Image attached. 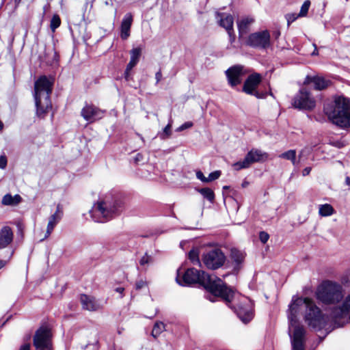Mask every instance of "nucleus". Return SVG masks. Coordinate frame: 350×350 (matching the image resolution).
<instances>
[{"label":"nucleus","instance_id":"nucleus-1","mask_svg":"<svg viewBox=\"0 0 350 350\" xmlns=\"http://www.w3.org/2000/svg\"><path fill=\"white\" fill-rule=\"evenodd\" d=\"M176 280L181 286L200 284L213 295L221 297L226 303H230L236 296L235 291L228 287L221 279L195 268L188 269L181 278L178 270Z\"/></svg>","mask_w":350,"mask_h":350},{"label":"nucleus","instance_id":"nucleus-2","mask_svg":"<svg viewBox=\"0 0 350 350\" xmlns=\"http://www.w3.org/2000/svg\"><path fill=\"white\" fill-rule=\"evenodd\" d=\"M310 299L293 296L288 310V334L293 350H305L306 330L298 320L297 315L305 310Z\"/></svg>","mask_w":350,"mask_h":350},{"label":"nucleus","instance_id":"nucleus-3","mask_svg":"<svg viewBox=\"0 0 350 350\" xmlns=\"http://www.w3.org/2000/svg\"><path fill=\"white\" fill-rule=\"evenodd\" d=\"M324 112L334 124L342 127H350V101L338 96L334 101L324 105Z\"/></svg>","mask_w":350,"mask_h":350},{"label":"nucleus","instance_id":"nucleus-4","mask_svg":"<svg viewBox=\"0 0 350 350\" xmlns=\"http://www.w3.org/2000/svg\"><path fill=\"white\" fill-rule=\"evenodd\" d=\"M53 84V79L41 76L34 84V99L36 107V113L39 117H44L51 108L50 95Z\"/></svg>","mask_w":350,"mask_h":350},{"label":"nucleus","instance_id":"nucleus-5","mask_svg":"<svg viewBox=\"0 0 350 350\" xmlns=\"http://www.w3.org/2000/svg\"><path fill=\"white\" fill-rule=\"evenodd\" d=\"M319 301L324 305H335L344 297V290L338 282L325 280L320 284L315 293Z\"/></svg>","mask_w":350,"mask_h":350},{"label":"nucleus","instance_id":"nucleus-6","mask_svg":"<svg viewBox=\"0 0 350 350\" xmlns=\"http://www.w3.org/2000/svg\"><path fill=\"white\" fill-rule=\"evenodd\" d=\"M122 210V202L120 200L106 198L94 205L92 216L96 221L105 222L118 215Z\"/></svg>","mask_w":350,"mask_h":350},{"label":"nucleus","instance_id":"nucleus-7","mask_svg":"<svg viewBox=\"0 0 350 350\" xmlns=\"http://www.w3.org/2000/svg\"><path fill=\"white\" fill-rule=\"evenodd\" d=\"M304 320L310 327L315 330L324 328L327 323V318L311 299L304 312Z\"/></svg>","mask_w":350,"mask_h":350},{"label":"nucleus","instance_id":"nucleus-8","mask_svg":"<svg viewBox=\"0 0 350 350\" xmlns=\"http://www.w3.org/2000/svg\"><path fill=\"white\" fill-rule=\"evenodd\" d=\"M330 317L338 325L350 321V294L345 297L341 306L332 309Z\"/></svg>","mask_w":350,"mask_h":350},{"label":"nucleus","instance_id":"nucleus-9","mask_svg":"<svg viewBox=\"0 0 350 350\" xmlns=\"http://www.w3.org/2000/svg\"><path fill=\"white\" fill-rule=\"evenodd\" d=\"M202 260L208 269H216L224 264L226 256L220 249L214 248L203 254Z\"/></svg>","mask_w":350,"mask_h":350},{"label":"nucleus","instance_id":"nucleus-10","mask_svg":"<svg viewBox=\"0 0 350 350\" xmlns=\"http://www.w3.org/2000/svg\"><path fill=\"white\" fill-rule=\"evenodd\" d=\"M292 105L299 109L312 110L316 106V100L306 88H301L294 96Z\"/></svg>","mask_w":350,"mask_h":350},{"label":"nucleus","instance_id":"nucleus-11","mask_svg":"<svg viewBox=\"0 0 350 350\" xmlns=\"http://www.w3.org/2000/svg\"><path fill=\"white\" fill-rule=\"evenodd\" d=\"M33 345L36 350H52L51 333L49 327L42 326L36 331Z\"/></svg>","mask_w":350,"mask_h":350},{"label":"nucleus","instance_id":"nucleus-12","mask_svg":"<svg viewBox=\"0 0 350 350\" xmlns=\"http://www.w3.org/2000/svg\"><path fill=\"white\" fill-rule=\"evenodd\" d=\"M232 308L238 317L244 323H247L253 318V313L252 311V304L250 300L247 298L242 297L240 303L234 304L233 306H230Z\"/></svg>","mask_w":350,"mask_h":350},{"label":"nucleus","instance_id":"nucleus-13","mask_svg":"<svg viewBox=\"0 0 350 350\" xmlns=\"http://www.w3.org/2000/svg\"><path fill=\"white\" fill-rule=\"evenodd\" d=\"M247 44L254 48L266 49L271 46L270 33L267 30L252 33L249 36Z\"/></svg>","mask_w":350,"mask_h":350},{"label":"nucleus","instance_id":"nucleus-14","mask_svg":"<svg viewBox=\"0 0 350 350\" xmlns=\"http://www.w3.org/2000/svg\"><path fill=\"white\" fill-rule=\"evenodd\" d=\"M266 157V154L262 151L252 149L245 156L241 161L233 163L232 167L235 170L248 168L252 163L260 162Z\"/></svg>","mask_w":350,"mask_h":350},{"label":"nucleus","instance_id":"nucleus-15","mask_svg":"<svg viewBox=\"0 0 350 350\" xmlns=\"http://www.w3.org/2000/svg\"><path fill=\"white\" fill-rule=\"evenodd\" d=\"M261 81V76L258 73L250 75L245 80L243 87V91L247 94L254 95L258 98L265 96V94H260L256 91V88Z\"/></svg>","mask_w":350,"mask_h":350},{"label":"nucleus","instance_id":"nucleus-16","mask_svg":"<svg viewBox=\"0 0 350 350\" xmlns=\"http://www.w3.org/2000/svg\"><path fill=\"white\" fill-rule=\"evenodd\" d=\"M228 82L231 87L237 86L242 81V77L244 75L243 66H234L229 68L225 72Z\"/></svg>","mask_w":350,"mask_h":350},{"label":"nucleus","instance_id":"nucleus-17","mask_svg":"<svg viewBox=\"0 0 350 350\" xmlns=\"http://www.w3.org/2000/svg\"><path fill=\"white\" fill-rule=\"evenodd\" d=\"M63 211L62 210L60 205L58 204L55 212L53 215H51L49 218L44 239L48 238L51 235L55 227L61 221Z\"/></svg>","mask_w":350,"mask_h":350},{"label":"nucleus","instance_id":"nucleus-18","mask_svg":"<svg viewBox=\"0 0 350 350\" xmlns=\"http://www.w3.org/2000/svg\"><path fill=\"white\" fill-rule=\"evenodd\" d=\"M103 112L93 105H86L81 110L83 118L90 122H93L103 117Z\"/></svg>","mask_w":350,"mask_h":350},{"label":"nucleus","instance_id":"nucleus-19","mask_svg":"<svg viewBox=\"0 0 350 350\" xmlns=\"http://www.w3.org/2000/svg\"><path fill=\"white\" fill-rule=\"evenodd\" d=\"M215 19L217 24L226 31H230L233 28L234 18L232 14L220 12L217 10L215 12Z\"/></svg>","mask_w":350,"mask_h":350},{"label":"nucleus","instance_id":"nucleus-20","mask_svg":"<svg viewBox=\"0 0 350 350\" xmlns=\"http://www.w3.org/2000/svg\"><path fill=\"white\" fill-rule=\"evenodd\" d=\"M14 239V232L9 226H3L0 230V250L8 247Z\"/></svg>","mask_w":350,"mask_h":350},{"label":"nucleus","instance_id":"nucleus-21","mask_svg":"<svg viewBox=\"0 0 350 350\" xmlns=\"http://www.w3.org/2000/svg\"><path fill=\"white\" fill-rule=\"evenodd\" d=\"M310 83H314V88L317 90H322L331 85L329 80L325 79L322 77L315 76L310 77L307 76L304 80V84H309Z\"/></svg>","mask_w":350,"mask_h":350},{"label":"nucleus","instance_id":"nucleus-22","mask_svg":"<svg viewBox=\"0 0 350 350\" xmlns=\"http://www.w3.org/2000/svg\"><path fill=\"white\" fill-rule=\"evenodd\" d=\"M133 23V16L131 13H126L121 23V38L126 40L130 36V29Z\"/></svg>","mask_w":350,"mask_h":350},{"label":"nucleus","instance_id":"nucleus-23","mask_svg":"<svg viewBox=\"0 0 350 350\" xmlns=\"http://www.w3.org/2000/svg\"><path fill=\"white\" fill-rule=\"evenodd\" d=\"M81 303L83 308L90 310L95 311L100 308V304L96 301L95 298L86 295H81L80 297Z\"/></svg>","mask_w":350,"mask_h":350},{"label":"nucleus","instance_id":"nucleus-24","mask_svg":"<svg viewBox=\"0 0 350 350\" xmlns=\"http://www.w3.org/2000/svg\"><path fill=\"white\" fill-rule=\"evenodd\" d=\"M254 18L251 17H245L237 22L239 33L240 36H243L249 31L250 26L254 23Z\"/></svg>","mask_w":350,"mask_h":350},{"label":"nucleus","instance_id":"nucleus-25","mask_svg":"<svg viewBox=\"0 0 350 350\" xmlns=\"http://www.w3.org/2000/svg\"><path fill=\"white\" fill-rule=\"evenodd\" d=\"M22 198L18 194L12 196L11 194H6L3 197L2 204L6 206H15L21 202Z\"/></svg>","mask_w":350,"mask_h":350},{"label":"nucleus","instance_id":"nucleus-26","mask_svg":"<svg viewBox=\"0 0 350 350\" xmlns=\"http://www.w3.org/2000/svg\"><path fill=\"white\" fill-rule=\"evenodd\" d=\"M335 211L333 206L329 204L319 205V214L321 217H329L334 213Z\"/></svg>","mask_w":350,"mask_h":350},{"label":"nucleus","instance_id":"nucleus-27","mask_svg":"<svg viewBox=\"0 0 350 350\" xmlns=\"http://www.w3.org/2000/svg\"><path fill=\"white\" fill-rule=\"evenodd\" d=\"M279 157L282 159L291 161L293 165H297L299 162V160H296V151L295 150H290L283 152Z\"/></svg>","mask_w":350,"mask_h":350},{"label":"nucleus","instance_id":"nucleus-28","mask_svg":"<svg viewBox=\"0 0 350 350\" xmlns=\"http://www.w3.org/2000/svg\"><path fill=\"white\" fill-rule=\"evenodd\" d=\"M198 191L206 199H207L210 202L213 203L215 200V193L213 191L208 188H202L198 189Z\"/></svg>","mask_w":350,"mask_h":350},{"label":"nucleus","instance_id":"nucleus-29","mask_svg":"<svg viewBox=\"0 0 350 350\" xmlns=\"http://www.w3.org/2000/svg\"><path fill=\"white\" fill-rule=\"evenodd\" d=\"M230 256H231V258L233 260V261L237 265H239V264H241L243 259H244V255L243 254L237 250V249H232L231 251H230Z\"/></svg>","mask_w":350,"mask_h":350},{"label":"nucleus","instance_id":"nucleus-30","mask_svg":"<svg viewBox=\"0 0 350 350\" xmlns=\"http://www.w3.org/2000/svg\"><path fill=\"white\" fill-rule=\"evenodd\" d=\"M165 329V324L161 321H157L154 323L151 335L154 338H157Z\"/></svg>","mask_w":350,"mask_h":350},{"label":"nucleus","instance_id":"nucleus-31","mask_svg":"<svg viewBox=\"0 0 350 350\" xmlns=\"http://www.w3.org/2000/svg\"><path fill=\"white\" fill-rule=\"evenodd\" d=\"M142 53V49L139 47L134 48L130 51L131 61L138 63Z\"/></svg>","mask_w":350,"mask_h":350},{"label":"nucleus","instance_id":"nucleus-32","mask_svg":"<svg viewBox=\"0 0 350 350\" xmlns=\"http://www.w3.org/2000/svg\"><path fill=\"white\" fill-rule=\"evenodd\" d=\"M61 24V20L57 14H54L51 20L50 27L52 31H55L57 28L59 27Z\"/></svg>","mask_w":350,"mask_h":350},{"label":"nucleus","instance_id":"nucleus-33","mask_svg":"<svg viewBox=\"0 0 350 350\" xmlns=\"http://www.w3.org/2000/svg\"><path fill=\"white\" fill-rule=\"evenodd\" d=\"M189 260L193 263V264H200L199 257H198V250L193 249L191 250L189 254Z\"/></svg>","mask_w":350,"mask_h":350},{"label":"nucleus","instance_id":"nucleus-34","mask_svg":"<svg viewBox=\"0 0 350 350\" xmlns=\"http://www.w3.org/2000/svg\"><path fill=\"white\" fill-rule=\"evenodd\" d=\"M310 6V1L309 0L305 1L301 7V9H300L299 13L298 14V16H299V17L306 16L308 14Z\"/></svg>","mask_w":350,"mask_h":350},{"label":"nucleus","instance_id":"nucleus-35","mask_svg":"<svg viewBox=\"0 0 350 350\" xmlns=\"http://www.w3.org/2000/svg\"><path fill=\"white\" fill-rule=\"evenodd\" d=\"M137 64V63L130 60L124 71V78L126 79V80H129L130 72L133 69V68L136 66Z\"/></svg>","mask_w":350,"mask_h":350},{"label":"nucleus","instance_id":"nucleus-36","mask_svg":"<svg viewBox=\"0 0 350 350\" xmlns=\"http://www.w3.org/2000/svg\"><path fill=\"white\" fill-rule=\"evenodd\" d=\"M221 172L219 170H216L213 172L210 173L208 176L206 177L207 183L218 179L221 176Z\"/></svg>","mask_w":350,"mask_h":350},{"label":"nucleus","instance_id":"nucleus-37","mask_svg":"<svg viewBox=\"0 0 350 350\" xmlns=\"http://www.w3.org/2000/svg\"><path fill=\"white\" fill-rule=\"evenodd\" d=\"M299 16L295 13H291L286 15V18L288 22V25H290L293 22H294Z\"/></svg>","mask_w":350,"mask_h":350},{"label":"nucleus","instance_id":"nucleus-38","mask_svg":"<svg viewBox=\"0 0 350 350\" xmlns=\"http://www.w3.org/2000/svg\"><path fill=\"white\" fill-rule=\"evenodd\" d=\"M152 261V257L147 254H146L142 258H141L139 263L141 265L144 266L145 265H147L150 263Z\"/></svg>","mask_w":350,"mask_h":350},{"label":"nucleus","instance_id":"nucleus-39","mask_svg":"<svg viewBox=\"0 0 350 350\" xmlns=\"http://www.w3.org/2000/svg\"><path fill=\"white\" fill-rule=\"evenodd\" d=\"M171 135V124H168L163 129V133L161 135L163 139L170 137Z\"/></svg>","mask_w":350,"mask_h":350},{"label":"nucleus","instance_id":"nucleus-40","mask_svg":"<svg viewBox=\"0 0 350 350\" xmlns=\"http://www.w3.org/2000/svg\"><path fill=\"white\" fill-rule=\"evenodd\" d=\"M269 235L268 234V233H267L264 231L260 232L259 239L262 243H267V241L269 240Z\"/></svg>","mask_w":350,"mask_h":350},{"label":"nucleus","instance_id":"nucleus-41","mask_svg":"<svg viewBox=\"0 0 350 350\" xmlns=\"http://www.w3.org/2000/svg\"><path fill=\"white\" fill-rule=\"evenodd\" d=\"M193 126V123L191 122H187L180 126L176 131H183L187 129L191 128Z\"/></svg>","mask_w":350,"mask_h":350},{"label":"nucleus","instance_id":"nucleus-42","mask_svg":"<svg viewBox=\"0 0 350 350\" xmlns=\"http://www.w3.org/2000/svg\"><path fill=\"white\" fill-rule=\"evenodd\" d=\"M7 158L5 155L0 156V168L4 169L7 166Z\"/></svg>","mask_w":350,"mask_h":350},{"label":"nucleus","instance_id":"nucleus-43","mask_svg":"<svg viewBox=\"0 0 350 350\" xmlns=\"http://www.w3.org/2000/svg\"><path fill=\"white\" fill-rule=\"evenodd\" d=\"M14 250H12L10 252V256L8 258V260H0V269L3 268L5 265L8 263L9 260L12 258V255L14 254Z\"/></svg>","mask_w":350,"mask_h":350},{"label":"nucleus","instance_id":"nucleus-44","mask_svg":"<svg viewBox=\"0 0 350 350\" xmlns=\"http://www.w3.org/2000/svg\"><path fill=\"white\" fill-rule=\"evenodd\" d=\"M196 177L203 183H207L206 177L204 176V174L198 170L196 172Z\"/></svg>","mask_w":350,"mask_h":350},{"label":"nucleus","instance_id":"nucleus-45","mask_svg":"<svg viewBox=\"0 0 350 350\" xmlns=\"http://www.w3.org/2000/svg\"><path fill=\"white\" fill-rule=\"evenodd\" d=\"M228 32V34L229 36V39L230 43H233L235 40V35L234 33V29L232 28L230 31H226Z\"/></svg>","mask_w":350,"mask_h":350},{"label":"nucleus","instance_id":"nucleus-46","mask_svg":"<svg viewBox=\"0 0 350 350\" xmlns=\"http://www.w3.org/2000/svg\"><path fill=\"white\" fill-rule=\"evenodd\" d=\"M146 285V282L142 280L137 281L135 284L136 289L139 290L142 288Z\"/></svg>","mask_w":350,"mask_h":350},{"label":"nucleus","instance_id":"nucleus-47","mask_svg":"<svg viewBox=\"0 0 350 350\" xmlns=\"http://www.w3.org/2000/svg\"><path fill=\"white\" fill-rule=\"evenodd\" d=\"M155 79H156V83H158L162 79V73L161 70H159L155 74Z\"/></svg>","mask_w":350,"mask_h":350},{"label":"nucleus","instance_id":"nucleus-48","mask_svg":"<svg viewBox=\"0 0 350 350\" xmlns=\"http://www.w3.org/2000/svg\"><path fill=\"white\" fill-rule=\"evenodd\" d=\"M143 160V156L142 154L138 153L134 158V162L135 163H138L139 162L142 161Z\"/></svg>","mask_w":350,"mask_h":350},{"label":"nucleus","instance_id":"nucleus-49","mask_svg":"<svg viewBox=\"0 0 350 350\" xmlns=\"http://www.w3.org/2000/svg\"><path fill=\"white\" fill-rule=\"evenodd\" d=\"M311 172V167H305L303 171H302V175L304 176H306L307 175H308Z\"/></svg>","mask_w":350,"mask_h":350},{"label":"nucleus","instance_id":"nucleus-50","mask_svg":"<svg viewBox=\"0 0 350 350\" xmlns=\"http://www.w3.org/2000/svg\"><path fill=\"white\" fill-rule=\"evenodd\" d=\"M19 350H30V345L25 344L23 346H21Z\"/></svg>","mask_w":350,"mask_h":350},{"label":"nucleus","instance_id":"nucleus-51","mask_svg":"<svg viewBox=\"0 0 350 350\" xmlns=\"http://www.w3.org/2000/svg\"><path fill=\"white\" fill-rule=\"evenodd\" d=\"M117 293H119L120 294H121V297H122V293L124 291V288L123 287H118L116 288L115 290Z\"/></svg>","mask_w":350,"mask_h":350},{"label":"nucleus","instance_id":"nucleus-52","mask_svg":"<svg viewBox=\"0 0 350 350\" xmlns=\"http://www.w3.org/2000/svg\"><path fill=\"white\" fill-rule=\"evenodd\" d=\"M345 183L347 185L350 186V177L347 176L345 178Z\"/></svg>","mask_w":350,"mask_h":350},{"label":"nucleus","instance_id":"nucleus-53","mask_svg":"<svg viewBox=\"0 0 350 350\" xmlns=\"http://www.w3.org/2000/svg\"><path fill=\"white\" fill-rule=\"evenodd\" d=\"M249 185V183L247 181H243V183H242V187H246Z\"/></svg>","mask_w":350,"mask_h":350},{"label":"nucleus","instance_id":"nucleus-54","mask_svg":"<svg viewBox=\"0 0 350 350\" xmlns=\"http://www.w3.org/2000/svg\"><path fill=\"white\" fill-rule=\"evenodd\" d=\"M317 54H318V51H317V48H315L314 51L312 53V55H316Z\"/></svg>","mask_w":350,"mask_h":350},{"label":"nucleus","instance_id":"nucleus-55","mask_svg":"<svg viewBox=\"0 0 350 350\" xmlns=\"http://www.w3.org/2000/svg\"><path fill=\"white\" fill-rule=\"evenodd\" d=\"M21 0H14V3L17 6L20 3Z\"/></svg>","mask_w":350,"mask_h":350},{"label":"nucleus","instance_id":"nucleus-56","mask_svg":"<svg viewBox=\"0 0 350 350\" xmlns=\"http://www.w3.org/2000/svg\"><path fill=\"white\" fill-rule=\"evenodd\" d=\"M3 123L0 121V131L3 129Z\"/></svg>","mask_w":350,"mask_h":350},{"label":"nucleus","instance_id":"nucleus-57","mask_svg":"<svg viewBox=\"0 0 350 350\" xmlns=\"http://www.w3.org/2000/svg\"><path fill=\"white\" fill-rule=\"evenodd\" d=\"M302 153H303V151H301V152H300V154H299V158L301 157V156Z\"/></svg>","mask_w":350,"mask_h":350}]
</instances>
